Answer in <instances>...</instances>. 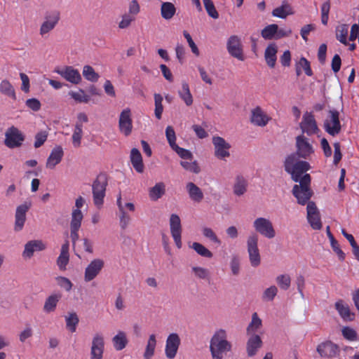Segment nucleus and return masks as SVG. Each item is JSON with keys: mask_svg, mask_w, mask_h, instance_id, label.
I'll return each instance as SVG.
<instances>
[{"mask_svg": "<svg viewBox=\"0 0 359 359\" xmlns=\"http://www.w3.org/2000/svg\"><path fill=\"white\" fill-rule=\"evenodd\" d=\"M284 168L291 175L292 181L300 183L306 172L311 169V165L307 161H298L296 154H289L285 159Z\"/></svg>", "mask_w": 359, "mask_h": 359, "instance_id": "nucleus-1", "label": "nucleus"}, {"mask_svg": "<svg viewBox=\"0 0 359 359\" xmlns=\"http://www.w3.org/2000/svg\"><path fill=\"white\" fill-rule=\"evenodd\" d=\"M231 344L226 339L224 330L217 331L210 342V351L212 359H223L227 352L231 351Z\"/></svg>", "mask_w": 359, "mask_h": 359, "instance_id": "nucleus-2", "label": "nucleus"}, {"mask_svg": "<svg viewBox=\"0 0 359 359\" xmlns=\"http://www.w3.org/2000/svg\"><path fill=\"white\" fill-rule=\"evenodd\" d=\"M311 175L304 174L300 183L293 186L292 193L299 205H306L313 195V191L311 189Z\"/></svg>", "mask_w": 359, "mask_h": 359, "instance_id": "nucleus-3", "label": "nucleus"}, {"mask_svg": "<svg viewBox=\"0 0 359 359\" xmlns=\"http://www.w3.org/2000/svg\"><path fill=\"white\" fill-rule=\"evenodd\" d=\"M108 184L107 175L104 172H100L92 184L93 198L95 205L100 208L104 203L106 189Z\"/></svg>", "mask_w": 359, "mask_h": 359, "instance_id": "nucleus-4", "label": "nucleus"}, {"mask_svg": "<svg viewBox=\"0 0 359 359\" xmlns=\"http://www.w3.org/2000/svg\"><path fill=\"white\" fill-rule=\"evenodd\" d=\"M25 139V136L18 128L11 126L5 133L4 144L10 149L18 148L22 145Z\"/></svg>", "mask_w": 359, "mask_h": 359, "instance_id": "nucleus-5", "label": "nucleus"}, {"mask_svg": "<svg viewBox=\"0 0 359 359\" xmlns=\"http://www.w3.org/2000/svg\"><path fill=\"white\" fill-rule=\"evenodd\" d=\"M60 18V13L57 11L46 13L44 16V21L40 27L39 34L42 37H46V35L57 25Z\"/></svg>", "mask_w": 359, "mask_h": 359, "instance_id": "nucleus-6", "label": "nucleus"}, {"mask_svg": "<svg viewBox=\"0 0 359 359\" xmlns=\"http://www.w3.org/2000/svg\"><path fill=\"white\" fill-rule=\"evenodd\" d=\"M253 226L257 232L267 238H273L276 236V231L272 222L264 217H258L253 222Z\"/></svg>", "mask_w": 359, "mask_h": 359, "instance_id": "nucleus-7", "label": "nucleus"}, {"mask_svg": "<svg viewBox=\"0 0 359 359\" xmlns=\"http://www.w3.org/2000/svg\"><path fill=\"white\" fill-rule=\"evenodd\" d=\"M329 120L324 122L325 131L332 136L338 135L341 130V125L339 121V113L336 109L329 111Z\"/></svg>", "mask_w": 359, "mask_h": 359, "instance_id": "nucleus-8", "label": "nucleus"}, {"mask_svg": "<svg viewBox=\"0 0 359 359\" xmlns=\"http://www.w3.org/2000/svg\"><path fill=\"white\" fill-rule=\"evenodd\" d=\"M313 152L312 145L303 134L296 137V152L292 154H296L297 158L306 159Z\"/></svg>", "mask_w": 359, "mask_h": 359, "instance_id": "nucleus-9", "label": "nucleus"}, {"mask_svg": "<svg viewBox=\"0 0 359 359\" xmlns=\"http://www.w3.org/2000/svg\"><path fill=\"white\" fill-rule=\"evenodd\" d=\"M257 243L258 236L255 233L250 236L247 241L250 262L251 265L254 267L258 266L261 262Z\"/></svg>", "mask_w": 359, "mask_h": 359, "instance_id": "nucleus-10", "label": "nucleus"}, {"mask_svg": "<svg viewBox=\"0 0 359 359\" xmlns=\"http://www.w3.org/2000/svg\"><path fill=\"white\" fill-rule=\"evenodd\" d=\"M212 144L215 149V156L218 159L223 160L230 156L231 144L223 137L219 136L213 137Z\"/></svg>", "mask_w": 359, "mask_h": 359, "instance_id": "nucleus-11", "label": "nucleus"}, {"mask_svg": "<svg viewBox=\"0 0 359 359\" xmlns=\"http://www.w3.org/2000/svg\"><path fill=\"white\" fill-rule=\"evenodd\" d=\"M170 233L177 248H182V224L180 217L176 214H172L170 217Z\"/></svg>", "mask_w": 359, "mask_h": 359, "instance_id": "nucleus-12", "label": "nucleus"}, {"mask_svg": "<svg viewBox=\"0 0 359 359\" xmlns=\"http://www.w3.org/2000/svg\"><path fill=\"white\" fill-rule=\"evenodd\" d=\"M32 206L30 201H25L24 203L18 205L15 210V231H20L22 229L26 221V213Z\"/></svg>", "mask_w": 359, "mask_h": 359, "instance_id": "nucleus-13", "label": "nucleus"}, {"mask_svg": "<svg viewBox=\"0 0 359 359\" xmlns=\"http://www.w3.org/2000/svg\"><path fill=\"white\" fill-rule=\"evenodd\" d=\"M299 127L302 131V134L306 133L309 136L316 133L319 130L314 116L309 112H306L303 115Z\"/></svg>", "mask_w": 359, "mask_h": 359, "instance_id": "nucleus-14", "label": "nucleus"}, {"mask_svg": "<svg viewBox=\"0 0 359 359\" xmlns=\"http://www.w3.org/2000/svg\"><path fill=\"white\" fill-rule=\"evenodd\" d=\"M316 351L321 357L327 358L336 357L340 351L339 346L329 340L318 344Z\"/></svg>", "mask_w": 359, "mask_h": 359, "instance_id": "nucleus-15", "label": "nucleus"}, {"mask_svg": "<svg viewBox=\"0 0 359 359\" xmlns=\"http://www.w3.org/2000/svg\"><path fill=\"white\" fill-rule=\"evenodd\" d=\"M83 215L81 210L74 209L72 213V219L70 222V236L75 245L76 241L79 239L78 231L79 230Z\"/></svg>", "mask_w": 359, "mask_h": 359, "instance_id": "nucleus-16", "label": "nucleus"}, {"mask_svg": "<svg viewBox=\"0 0 359 359\" xmlns=\"http://www.w3.org/2000/svg\"><path fill=\"white\" fill-rule=\"evenodd\" d=\"M227 50L232 57L241 61L245 60L241 40L238 36L233 35L229 38L227 41Z\"/></svg>", "mask_w": 359, "mask_h": 359, "instance_id": "nucleus-17", "label": "nucleus"}, {"mask_svg": "<svg viewBox=\"0 0 359 359\" xmlns=\"http://www.w3.org/2000/svg\"><path fill=\"white\" fill-rule=\"evenodd\" d=\"M55 72L60 74L66 81L73 84H79L81 80L79 72L72 66H65L62 69H56Z\"/></svg>", "mask_w": 359, "mask_h": 359, "instance_id": "nucleus-18", "label": "nucleus"}, {"mask_svg": "<svg viewBox=\"0 0 359 359\" xmlns=\"http://www.w3.org/2000/svg\"><path fill=\"white\" fill-rule=\"evenodd\" d=\"M180 345V338L177 333L170 334L166 340L165 353L168 359H173Z\"/></svg>", "mask_w": 359, "mask_h": 359, "instance_id": "nucleus-19", "label": "nucleus"}, {"mask_svg": "<svg viewBox=\"0 0 359 359\" xmlns=\"http://www.w3.org/2000/svg\"><path fill=\"white\" fill-rule=\"evenodd\" d=\"M104 349V341L102 334L94 335L90 348V359H102Z\"/></svg>", "mask_w": 359, "mask_h": 359, "instance_id": "nucleus-20", "label": "nucleus"}, {"mask_svg": "<svg viewBox=\"0 0 359 359\" xmlns=\"http://www.w3.org/2000/svg\"><path fill=\"white\" fill-rule=\"evenodd\" d=\"M104 264V261L101 259H95L91 261L85 270V281L89 282L93 280L100 273Z\"/></svg>", "mask_w": 359, "mask_h": 359, "instance_id": "nucleus-21", "label": "nucleus"}, {"mask_svg": "<svg viewBox=\"0 0 359 359\" xmlns=\"http://www.w3.org/2000/svg\"><path fill=\"white\" fill-rule=\"evenodd\" d=\"M131 113L129 109L123 110L120 114L118 126L121 132L126 136L130 135L133 128Z\"/></svg>", "mask_w": 359, "mask_h": 359, "instance_id": "nucleus-22", "label": "nucleus"}, {"mask_svg": "<svg viewBox=\"0 0 359 359\" xmlns=\"http://www.w3.org/2000/svg\"><path fill=\"white\" fill-rule=\"evenodd\" d=\"M262 341L261 337L256 334H250L246 344V351L249 357L256 355L257 351L262 346Z\"/></svg>", "mask_w": 359, "mask_h": 359, "instance_id": "nucleus-23", "label": "nucleus"}, {"mask_svg": "<svg viewBox=\"0 0 359 359\" xmlns=\"http://www.w3.org/2000/svg\"><path fill=\"white\" fill-rule=\"evenodd\" d=\"M64 151L61 146L55 147L47 158L46 166L47 168L53 169L62 159Z\"/></svg>", "mask_w": 359, "mask_h": 359, "instance_id": "nucleus-24", "label": "nucleus"}, {"mask_svg": "<svg viewBox=\"0 0 359 359\" xmlns=\"http://www.w3.org/2000/svg\"><path fill=\"white\" fill-rule=\"evenodd\" d=\"M46 249V245L41 240H32L25 245L23 257L31 258L35 251H42Z\"/></svg>", "mask_w": 359, "mask_h": 359, "instance_id": "nucleus-25", "label": "nucleus"}, {"mask_svg": "<svg viewBox=\"0 0 359 359\" xmlns=\"http://www.w3.org/2000/svg\"><path fill=\"white\" fill-rule=\"evenodd\" d=\"M130 162L134 169L139 173L144 172V164L140 151L137 148H133L130 151Z\"/></svg>", "mask_w": 359, "mask_h": 359, "instance_id": "nucleus-26", "label": "nucleus"}, {"mask_svg": "<svg viewBox=\"0 0 359 359\" xmlns=\"http://www.w3.org/2000/svg\"><path fill=\"white\" fill-rule=\"evenodd\" d=\"M277 51L278 48L274 43H270L265 49L264 59L267 65L271 68H273L276 65Z\"/></svg>", "mask_w": 359, "mask_h": 359, "instance_id": "nucleus-27", "label": "nucleus"}, {"mask_svg": "<svg viewBox=\"0 0 359 359\" xmlns=\"http://www.w3.org/2000/svg\"><path fill=\"white\" fill-rule=\"evenodd\" d=\"M250 121L256 126H264L267 124L269 118L263 114L261 108L257 107L252 111Z\"/></svg>", "mask_w": 359, "mask_h": 359, "instance_id": "nucleus-28", "label": "nucleus"}, {"mask_svg": "<svg viewBox=\"0 0 359 359\" xmlns=\"http://www.w3.org/2000/svg\"><path fill=\"white\" fill-rule=\"evenodd\" d=\"M62 294L60 293L52 294L50 296H48L45 301L43 308V311L47 313H50L55 311L57 303L60 300Z\"/></svg>", "mask_w": 359, "mask_h": 359, "instance_id": "nucleus-29", "label": "nucleus"}, {"mask_svg": "<svg viewBox=\"0 0 359 359\" xmlns=\"http://www.w3.org/2000/svg\"><path fill=\"white\" fill-rule=\"evenodd\" d=\"M165 194V184L161 182L156 183L149 190V196L153 201H156Z\"/></svg>", "mask_w": 359, "mask_h": 359, "instance_id": "nucleus-30", "label": "nucleus"}, {"mask_svg": "<svg viewBox=\"0 0 359 359\" xmlns=\"http://www.w3.org/2000/svg\"><path fill=\"white\" fill-rule=\"evenodd\" d=\"M187 189L189 197L195 202H201L203 198V194L201 189L193 182L187 184Z\"/></svg>", "mask_w": 359, "mask_h": 359, "instance_id": "nucleus-31", "label": "nucleus"}, {"mask_svg": "<svg viewBox=\"0 0 359 359\" xmlns=\"http://www.w3.org/2000/svg\"><path fill=\"white\" fill-rule=\"evenodd\" d=\"M293 14L292 11V8L289 4L287 2H283V4L279 6L276 8L272 11V15L274 17H277L281 19H285L287 15Z\"/></svg>", "mask_w": 359, "mask_h": 359, "instance_id": "nucleus-32", "label": "nucleus"}, {"mask_svg": "<svg viewBox=\"0 0 359 359\" xmlns=\"http://www.w3.org/2000/svg\"><path fill=\"white\" fill-rule=\"evenodd\" d=\"M326 232L333 251L338 255V257L341 261H344L345 259V253L341 250L339 244L331 233L329 226L326 228Z\"/></svg>", "mask_w": 359, "mask_h": 359, "instance_id": "nucleus-33", "label": "nucleus"}, {"mask_svg": "<svg viewBox=\"0 0 359 359\" xmlns=\"http://www.w3.org/2000/svg\"><path fill=\"white\" fill-rule=\"evenodd\" d=\"M248 182L242 175H237L233 185V193L236 196L243 195L247 191Z\"/></svg>", "mask_w": 359, "mask_h": 359, "instance_id": "nucleus-34", "label": "nucleus"}, {"mask_svg": "<svg viewBox=\"0 0 359 359\" xmlns=\"http://www.w3.org/2000/svg\"><path fill=\"white\" fill-rule=\"evenodd\" d=\"M0 92L1 94L12 98L13 100H16L15 88L7 79H4L1 81Z\"/></svg>", "mask_w": 359, "mask_h": 359, "instance_id": "nucleus-35", "label": "nucleus"}, {"mask_svg": "<svg viewBox=\"0 0 359 359\" xmlns=\"http://www.w3.org/2000/svg\"><path fill=\"white\" fill-rule=\"evenodd\" d=\"M176 13V8L172 3L163 2L161 7V15L165 20H170Z\"/></svg>", "mask_w": 359, "mask_h": 359, "instance_id": "nucleus-36", "label": "nucleus"}, {"mask_svg": "<svg viewBox=\"0 0 359 359\" xmlns=\"http://www.w3.org/2000/svg\"><path fill=\"white\" fill-rule=\"evenodd\" d=\"M114 347L116 351L123 350L128 344L126 333L120 331L112 339Z\"/></svg>", "mask_w": 359, "mask_h": 359, "instance_id": "nucleus-37", "label": "nucleus"}, {"mask_svg": "<svg viewBox=\"0 0 359 359\" xmlns=\"http://www.w3.org/2000/svg\"><path fill=\"white\" fill-rule=\"evenodd\" d=\"M335 309L339 312L341 317L345 320H352L354 314L351 313L348 306L343 304L342 300H339L335 303Z\"/></svg>", "mask_w": 359, "mask_h": 359, "instance_id": "nucleus-38", "label": "nucleus"}, {"mask_svg": "<svg viewBox=\"0 0 359 359\" xmlns=\"http://www.w3.org/2000/svg\"><path fill=\"white\" fill-rule=\"evenodd\" d=\"M182 88V90L178 91L179 96L183 100L187 106H191L193 104V97L189 84L187 82H183Z\"/></svg>", "mask_w": 359, "mask_h": 359, "instance_id": "nucleus-39", "label": "nucleus"}, {"mask_svg": "<svg viewBox=\"0 0 359 359\" xmlns=\"http://www.w3.org/2000/svg\"><path fill=\"white\" fill-rule=\"evenodd\" d=\"M156 345V336L151 334L149 336L146 349L144 353V359H151L154 355V351Z\"/></svg>", "mask_w": 359, "mask_h": 359, "instance_id": "nucleus-40", "label": "nucleus"}, {"mask_svg": "<svg viewBox=\"0 0 359 359\" xmlns=\"http://www.w3.org/2000/svg\"><path fill=\"white\" fill-rule=\"evenodd\" d=\"M262 326V320L259 318L257 313H254L252 316V320L248 325L246 332L247 334H255V332Z\"/></svg>", "mask_w": 359, "mask_h": 359, "instance_id": "nucleus-41", "label": "nucleus"}, {"mask_svg": "<svg viewBox=\"0 0 359 359\" xmlns=\"http://www.w3.org/2000/svg\"><path fill=\"white\" fill-rule=\"evenodd\" d=\"M348 25L342 24L336 29V38L343 44L347 45L346 37L348 35Z\"/></svg>", "mask_w": 359, "mask_h": 359, "instance_id": "nucleus-42", "label": "nucleus"}, {"mask_svg": "<svg viewBox=\"0 0 359 359\" xmlns=\"http://www.w3.org/2000/svg\"><path fill=\"white\" fill-rule=\"evenodd\" d=\"M82 74L86 80L91 82H96L100 78L99 74L90 65H85L83 67Z\"/></svg>", "mask_w": 359, "mask_h": 359, "instance_id": "nucleus-43", "label": "nucleus"}, {"mask_svg": "<svg viewBox=\"0 0 359 359\" xmlns=\"http://www.w3.org/2000/svg\"><path fill=\"white\" fill-rule=\"evenodd\" d=\"M278 31V25L271 24L265 27L261 32L262 36L266 40L275 39L276 33Z\"/></svg>", "mask_w": 359, "mask_h": 359, "instance_id": "nucleus-44", "label": "nucleus"}, {"mask_svg": "<svg viewBox=\"0 0 359 359\" xmlns=\"http://www.w3.org/2000/svg\"><path fill=\"white\" fill-rule=\"evenodd\" d=\"M333 93L332 97L335 99V105L341 109L342 111L344 109L343 100H342V88L340 85H336L333 86Z\"/></svg>", "mask_w": 359, "mask_h": 359, "instance_id": "nucleus-45", "label": "nucleus"}, {"mask_svg": "<svg viewBox=\"0 0 359 359\" xmlns=\"http://www.w3.org/2000/svg\"><path fill=\"white\" fill-rule=\"evenodd\" d=\"M191 248H193L197 254L203 257L212 258L213 257L212 252L200 243H193Z\"/></svg>", "mask_w": 359, "mask_h": 359, "instance_id": "nucleus-46", "label": "nucleus"}, {"mask_svg": "<svg viewBox=\"0 0 359 359\" xmlns=\"http://www.w3.org/2000/svg\"><path fill=\"white\" fill-rule=\"evenodd\" d=\"M154 102H155V116L157 119L160 120L162 116V113L163 111V106L162 104L163 97L161 94L155 93L154 94Z\"/></svg>", "mask_w": 359, "mask_h": 359, "instance_id": "nucleus-47", "label": "nucleus"}, {"mask_svg": "<svg viewBox=\"0 0 359 359\" xmlns=\"http://www.w3.org/2000/svg\"><path fill=\"white\" fill-rule=\"evenodd\" d=\"M69 95L77 102L87 103L90 100V97L86 95L84 90L81 88L78 92L70 91Z\"/></svg>", "mask_w": 359, "mask_h": 359, "instance_id": "nucleus-48", "label": "nucleus"}, {"mask_svg": "<svg viewBox=\"0 0 359 359\" xmlns=\"http://www.w3.org/2000/svg\"><path fill=\"white\" fill-rule=\"evenodd\" d=\"M79 322V317L76 313H69V316L66 317L67 327L72 332L76 331V325Z\"/></svg>", "mask_w": 359, "mask_h": 359, "instance_id": "nucleus-49", "label": "nucleus"}, {"mask_svg": "<svg viewBox=\"0 0 359 359\" xmlns=\"http://www.w3.org/2000/svg\"><path fill=\"white\" fill-rule=\"evenodd\" d=\"M82 128L83 126L81 123H76L75 130L72 135L73 144L75 147H79L81 144V140L83 133Z\"/></svg>", "mask_w": 359, "mask_h": 359, "instance_id": "nucleus-50", "label": "nucleus"}, {"mask_svg": "<svg viewBox=\"0 0 359 359\" xmlns=\"http://www.w3.org/2000/svg\"><path fill=\"white\" fill-rule=\"evenodd\" d=\"M203 2L208 15L213 19H217L219 18V13L217 11L212 1L203 0Z\"/></svg>", "mask_w": 359, "mask_h": 359, "instance_id": "nucleus-51", "label": "nucleus"}, {"mask_svg": "<svg viewBox=\"0 0 359 359\" xmlns=\"http://www.w3.org/2000/svg\"><path fill=\"white\" fill-rule=\"evenodd\" d=\"M276 282L282 290H287L290 286L291 278L289 275L283 274L276 277Z\"/></svg>", "mask_w": 359, "mask_h": 359, "instance_id": "nucleus-52", "label": "nucleus"}, {"mask_svg": "<svg viewBox=\"0 0 359 359\" xmlns=\"http://www.w3.org/2000/svg\"><path fill=\"white\" fill-rule=\"evenodd\" d=\"M307 219L312 229L320 230L322 228L320 213L312 215L311 217L307 215Z\"/></svg>", "mask_w": 359, "mask_h": 359, "instance_id": "nucleus-53", "label": "nucleus"}, {"mask_svg": "<svg viewBox=\"0 0 359 359\" xmlns=\"http://www.w3.org/2000/svg\"><path fill=\"white\" fill-rule=\"evenodd\" d=\"M165 136H166V138L168 140L170 147L172 149L173 147H175L177 145V144L175 142L176 135H175V132L172 126H167V128L165 129Z\"/></svg>", "mask_w": 359, "mask_h": 359, "instance_id": "nucleus-54", "label": "nucleus"}, {"mask_svg": "<svg viewBox=\"0 0 359 359\" xmlns=\"http://www.w3.org/2000/svg\"><path fill=\"white\" fill-rule=\"evenodd\" d=\"M278 288L275 285H272L266 289L262 294V299L264 301H272L276 296Z\"/></svg>", "mask_w": 359, "mask_h": 359, "instance_id": "nucleus-55", "label": "nucleus"}, {"mask_svg": "<svg viewBox=\"0 0 359 359\" xmlns=\"http://www.w3.org/2000/svg\"><path fill=\"white\" fill-rule=\"evenodd\" d=\"M48 133L46 131H40L35 135L34 147L39 148L41 147L46 141L48 137Z\"/></svg>", "mask_w": 359, "mask_h": 359, "instance_id": "nucleus-56", "label": "nucleus"}, {"mask_svg": "<svg viewBox=\"0 0 359 359\" xmlns=\"http://www.w3.org/2000/svg\"><path fill=\"white\" fill-rule=\"evenodd\" d=\"M180 165L185 170L191 171L194 173L198 174L201 172V168L196 161L191 163H189L187 161H181Z\"/></svg>", "mask_w": 359, "mask_h": 359, "instance_id": "nucleus-57", "label": "nucleus"}, {"mask_svg": "<svg viewBox=\"0 0 359 359\" xmlns=\"http://www.w3.org/2000/svg\"><path fill=\"white\" fill-rule=\"evenodd\" d=\"M172 149L183 159L193 158V154L189 150L180 147L177 144Z\"/></svg>", "mask_w": 359, "mask_h": 359, "instance_id": "nucleus-58", "label": "nucleus"}, {"mask_svg": "<svg viewBox=\"0 0 359 359\" xmlns=\"http://www.w3.org/2000/svg\"><path fill=\"white\" fill-rule=\"evenodd\" d=\"M203 235L209 238L211 241L218 245L221 244V241L217 238V235L212 231V229L209 227H204L203 229Z\"/></svg>", "mask_w": 359, "mask_h": 359, "instance_id": "nucleus-59", "label": "nucleus"}, {"mask_svg": "<svg viewBox=\"0 0 359 359\" xmlns=\"http://www.w3.org/2000/svg\"><path fill=\"white\" fill-rule=\"evenodd\" d=\"M346 238L352 247V251L355 258L359 262V245L357 244L353 235L348 233Z\"/></svg>", "mask_w": 359, "mask_h": 359, "instance_id": "nucleus-60", "label": "nucleus"}, {"mask_svg": "<svg viewBox=\"0 0 359 359\" xmlns=\"http://www.w3.org/2000/svg\"><path fill=\"white\" fill-rule=\"evenodd\" d=\"M57 285L64 288L66 291L69 292L72 290V283L69 279L63 276H58L56 278Z\"/></svg>", "mask_w": 359, "mask_h": 359, "instance_id": "nucleus-61", "label": "nucleus"}, {"mask_svg": "<svg viewBox=\"0 0 359 359\" xmlns=\"http://www.w3.org/2000/svg\"><path fill=\"white\" fill-rule=\"evenodd\" d=\"M299 65L301 67H302L307 76H311L313 75V71L311 68L310 62L306 58L302 57L299 61Z\"/></svg>", "mask_w": 359, "mask_h": 359, "instance_id": "nucleus-62", "label": "nucleus"}, {"mask_svg": "<svg viewBox=\"0 0 359 359\" xmlns=\"http://www.w3.org/2000/svg\"><path fill=\"white\" fill-rule=\"evenodd\" d=\"M26 106L34 111H38L40 110L41 104L40 101L36 98H29L26 100Z\"/></svg>", "mask_w": 359, "mask_h": 359, "instance_id": "nucleus-63", "label": "nucleus"}, {"mask_svg": "<svg viewBox=\"0 0 359 359\" xmlns=\"http://www.w3.org/2000/svg\"><path fill=\"white\" fill-rule=\"evenodd\" d=\"M344 337L348 340L353 341L357 338L356 332L349 327H345L342 330Z\"/></svg>", "mask_w": 359, "mask_h": 359, "instance_id": "nucleus-64", "label": "nucleus"}]
</instances>
